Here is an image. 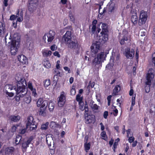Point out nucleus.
Returning a JSON list of instances; mask_svg holds the SVG:
<instances>
[{
	"label": "nucleus",
	"instance_id": "nucleus-60",
	"mask_svg": "<svg viewBox=\"0 0 155 155\" xmlns=\"http://www.w3.org/2000/svg\"><path fill=\"white\" fill-rule=\"evenodd\" d=\"M53 54L54 56H57L58 58H59L60 57V55L59 54V52L57 51H55L54 52Z\"/></svg>",
	"mask_w": 155,
	"mask_h": 155
},
{
	"label": "nucleus",
	"instance_id": "nucleus-41",
	"mask_svg": "<svg viewBox=\"0 0 155 155\" xmlns=\"http://www.w3.org/2000/svg\"><path fill=\"white\" fill-rule=\"evenodd\" d=\"M112 109H113V112H112L114 116H117L118 113V110L114 107H113Z\"/></svg>",
	"mask_w": 155,
	"mask_h": 155
},
{
	"label": "nucleus",
	"instance_id": "nucleus-19",
	"mask_svg": "<svg viewBox=\"0 0 155 155\" xmlns=\"http://www.w3.org/2000/svg\"><path fill=\"white\" fill-rule=\"evenodd\" d=\"M15 79L17 81V84H25L26 83V81L24 78L20 74H17L16 77Z\"/></svg>",
	"mask_w": 155,
	"mask_h": 155
},
{
	"label": "nucleus",
	"instance_id": "nucleus-3",
	"mask_svg": "<svg viewBox=\"0 0 155 155\" xmlns=\"http://www.w3.org/2000/svg\"><path fill=\"white\" fill-rule=\"evenodd\" d=\"M154 70L150 68L148 71L146 77V84L148 85L153 84V87H155V79Z\"/></svg>",
	"mask_w": 155,
	"mask_h": 155
},
{
	"label": "nucleus",
	"instance_id": "nucleus-57",
	"mask_svg": "<svg viewBox=\"0 0 155 155\" xmlns=\"http://www.w3.org/2000/svg\"><path fill=\"white\" fill-rule=\"evenodd\" d=\"M134 138L133 137H130L128 139V141L130 143H131L134 141Z\"/></svg>",
	"mask_w": 155,
	"mask_h": 155
},
{
	"label": "nucleus",
	"instance_id": "nucleus-38",
	"mask_svg": "<svg viewBox=\"0 0 155 155\" xmlns=\"http://www.w3.org/2000/svg\"><path fill=\"white\" fill-rule=\"evenodd\" d=\"M102 26L101 28H102V31L101 32H107V25L104 23H102Z\"/></svg>",
	"mask_w": 155,
	"mask_h": 155
},
{
	"label": "nucleus",
	"instance_id": "nucleus-23",
	"mask_svg": "<svg viewBox=\"0 0 155 155\" xmlns=\"http://www.w3.org/2000/svg\"><path fill=\"white\" fill-rule=\"evenodd\" d=\"M35 121L32 116H30L28 117L26 122V128H28L29 126L33 125L35 124Z\"/></svg>",
	"mask_w": 155,
	"mask_h": 155
},
{
	"label": "nucleus",
	"instance_id": "nucleus-30",
	"mask_svg": "<svg viewBox=\"0 0 155 155\" xmlns=\"http://www.w3.org/2000/svg\"><path fill=\"white\" fill-rule=\"evenodd\" d=\"M5 88L6 89V91H11L13 89H16V87L11 84H7L5 85Z\"/></svg>",
	"mask_w": 155,
	"mask_h": 155
},
{
	"label": "nucleus",
	"instance_id": "nucleus-16",
	"mask_svg": "<svg viewBox=\"0 0 155 155\" xmlns=\"http://www.w3.org/2000/svg\"><path fill=\"white\" fill-rule=\"evenodd\" d=\"M29 9H35L38 7V4L35 1L29 0V5H28Z\"/></svg>",
	"mask_w": 155,
	"mask_h": 155
},
{
	"label": "nucleus",
	"instance_id": "nucleus-14",
	"mask_svg": "<svg viewBox=\"0 0 155 155\" xmlns=\"http://www.w3.org/2000/svg\"><path fill=\"white\" fill-rule=\"evenodd\" d=\"M47 103V101L44 100L42 98H39L37 103V105L38 107H41L40 108H43L46 106V104Z\"/></svg>",
	"mask_w": 155,
	"mask_h": 155
},
{
	"label": "nucleus",
	"instance_id": "nucleus-12",
	"mask_svg": "<svg viewBox=\"0 0 155 155\" xmlns=\"http://www.w3.org/2000/svg\"><path fill=\"white\" fill-rule=\"evenodd\" d=\"M10 37L12 38V40L11 42H18L19 43H20V37L19 35L16 32H11L10 33Z\"/></svg>",
	"mask_w": 155,
	"mask_h": 155
},
{
	"label": "nucleus",
	"instance_id": "nucleus-22",
	"mask_svg": "<svg viewBox=\"0 0 155 155\" xmlns=\"http://www.w3.org/2000/svg\"><path fill=\"white\" fill-rule=\"evenodd\" d=\"M6 31L5 24L2 22L0 23V35L2 37L4 36Z\"/></svg>",
	"mask_w": 155,
	"mask_h": 155
},
{
	"label": "nucleus",
	"instance_id": "nucleus-47",
	"mask_svg": "<svg viewBox=\"0 0 155 155\" xmlns=\"http://www.w3.org/2000/svg\"><path fill=\"white\" fill-rule=\"evenodd\" d=\"M79 109L82 110H83L84 109V102H81L79 103Z\"/></svg>",
	"mask_w": 155,
	"mask_h": 155
},
{
	"label": "nucleus",
	"instance_id": "nucleus-32",
	"mask_svg": "<svg viewBox=\"0 0 155 155\" xmlns=\"http://www.w3.org/2000/svg\"><path fill=\"white\" fill-rule=\"evenodd\" d=\"M46 106L45 107H43V108H40V110L39 111V115L45 116L46 115Z\"/></svg>",
	"mask_w": 155,
	"mask_h": 155
},
{
	"label": "nucleus",
	"instance_id": "nucleus-46",
	"mask_svg": "<svg viewBox=\"0 0 155 155\" xmlns=\"http://www.w3.org/2000/svg\"><path fill=\"white\" fill-rule=\"evenodd\" d=\"M50 126L51 128H54L56 126V124L55 122L51 121L50 124Z\"/></svg>",
	"mask_w": 155,
	"mask_h": 155
},
{
	"label": "nucleus",
	"instance_id": "nucleus-17",
	"mask_svg": "<svg viewBox=\"0 0 155 155\" xmlns=\"http://www.w3.org/2000/svg\"><path fill=\"white\" fill-rule=\"evenodd\" d=\"M101 35L100 36V38L102 40L101 42L105 43L108 39V35L107 32H101Z\"/></svg>",
	"mask_w": 155,
	"mask_h": 155
},
{
	"label": "nucleus",
	"instance_id": "nucleus-58",
	"mask_svg": "<svg viewBox=\"0 0 155 155\" xmlns=\"http://www.w3.org/2000/svg\"><path fill=\"white\" fill-rule=\"evenodd\" d=\"M26 131V129L24 128L20 130L19 133L21 134H23L25 133Z\"/></svg>",
	"mask_w": 155,
	"mask_h": 155
},
{
	"label": "nucleus",
	"instance_id": "nucleus-15",
	"mask_svg": "<svg viewBox=\"0 0 155 155\" xmlns=\"http://www.w3.org/2000/svg\"><path fill=\"white\" fill-rule=\"evenodd\" d=\"M28 87L31 92L32 94L34 97H35L37 95L36 89L34 87L31 81H29L28 84Z\"/></svg>",
	"mask_w": 155,
	"mask_h": 155
},
{
	"label": "nucleus",
	"instance_id": "nucleus-50",
	"mask_svg": "<svg viewBox=\"0 0 155 155\" xmlns=\"http://www.w3.org/2000/svg\"><path fill=\"white\" fill-rule=\"evenodd\" d=\"M18 127V125L13 126L12 128L11 131L13 133L15 132Z\"/></svg>",
	"mask_w": 155,
	"mask_h": 155
},
{
	"label": "nucleus",
	"instance_id": "nucleus-33",
	"mask_svg": "<svg viewBox=\"0 0 155 155\" xmlns=\"http://www.w3.org/2000/svg\"><path fill=\"white\" fill-rule=\"evenodd\" d=\"M22 137L19 135H17L15 139V142L16 144H18L21 141Z\"/></svg>",
	"mask_w": 155,
	"mask_h": 155
},
{
	"label": "nucleus",
	"instance_id": "nucleus-59",
	"mask_svg": "<svg viewBox=\"0 0 155 155\" xmlns=\"http://www.w3.org/2000/svg\"><path fill=\"white\" fill-rule=\"evenodd\" d=\"M96 28V26L92 25L91 28V31L93 34L94 33V32Z\"/></svg>",
	"mask_w": 155,
	"mask_h": 155
},
{
	"label": "nucleus",
	"instance_id": "nucleus-37",
	"mask_svg": "<svg viewBox=\"0 0 155 155\" xmlns=\"http://www.w3.org/2000/svg\"><path fill=\"white\" fill-rule=\"evenodd\" d=\"M145 84V89L146 92L147 93H148L150 91V86L153 87V84L148 85L147 84Z\"/></svg>",
	"mask_w": 155,
	"mask_h": 155
},
{
	"label": "nucleus",
	"instance_id": "nucleus-8",
	"mask_svg": "<svg viewBox=\"0 0 155 155\" xmlns=\"http://www.w3.org/2000/svg\"><path fill=\"white\" fill-rule=\"evenodd\" d=\"M55 32L53 30H50L49 33L45 34L43 36V39L46 42V38H48V43L49 44L53 41L54 38Z\"/></svg>",
	"mask_w": 155,
	"mask_h": 155
},
{
	"label": "nucleus",
	"instance_id": "nucleus-25",
	"mask_svg": "<svg viewBox=\"0 0 155 155\" xmlns=\"http://www.w3.org/2000/svg\"><path fill=\"white\" fill-rule=\"evenodd\" d=\"M42 53L44 57H48L51 55L52 52L51 51L44 49L42 50Z\"/></svg>",
	"mask_w": 155,
	"mask_h": 155
},
{
	"label": "nucleus",
	"instance_id": "nucleus-21",
	"mask_svg": "<svg viewBox=\"0 0 155 155\" xmlns=\"http://www.w3.org/2000/svg\"><path fill=\"white\" fill-rule=\"evenodd\" d=\"M23 98L24 101L27 104H29L31 102V96L27 93L24 94L23 96L22 97V99Z\"/></svg>",
	"mask_w": 155,
	"mask_h": 155
},
{
	"label": "nucleus",
	"instance_id": "nucleus-42",
	"mask_svg": "<svg viewBox=\"0 0 155 155\" xmlns=\"http://www.w3.org/2000/svg\"><path fill=\"white\" fill-rule=\"evenodd\" d=\"M101 135L103 139L105 140L107 139V135H106V132L105 131H103L101 132Z\"/></svg>",
	"mask_w": 155,
	"mask_h": 155
},
{
	"label": "nucleus",
	"instance_id": "nucleus-55",
	"mask_svg": "<svg viewBox=\"0 0 155 155\" xmlns=\"http://www.w3.org/2000/svg\"><path fill=\"white\" fill-rule=\"evenodd\" d=\"M70 20L73 22L74 23L75 21V18L74 16L72 14L70 15Z\"/></svg>",
	"mask_w": 155,
	"mask_h": 155
},
{
	"label": "nucleus",
	"instance_id": "nucleus-5",
	"mask_svg": "<svg viewBox=\"0 0 155 155\" xmlns=\"http://www.w3.org/2000/svg\"><path fill=\"white\" fill-rule=\"evenodd\" d=\"M68 48L72 49L76 53L78 52L80 48V46L77 41L71 40L66 44Z\"/></svg>",
	"mask_w": 155,
	"mask_h": 155
},
{
	"label": "nucleus",
	"instance_id": "nucleus-62",
	"mask_svg": "<svg viewBox=\"0 0 155 155\" xmlns=\"http://www.w3.org/2000/svg\"><path fill=\"white\" fill-rule=\"evenodd\" d=\"M108 112L107 111H105L103 114L104 117L105 119H106L107 117V116L108 115Z\"/></svg>",
	"mask_w": 155,
	"mask_h": 155
},
{
	"label": "nucleus",
	"instance_id": "nucleus-63",
	"mask_svg": "<svg viewBox=\"0 0 155 155\" xmlns=\"http://www.w3.org/2000/svg\"><path fill=\"white\" fill-rule=\"evenodd\" d=\"M32 139L33 138L32 137H31L28 138L26 142L27 143L28 145H29L30 143L32 140Z\"/></svg>",
	"mask_w": 155,
	"mask_h": 155
},
{
	"label": "nucleus",
	"instance_id": "nucleus-24",
	"mask_svg": "<svg viewBox=\"0 0 155 155\" xmlns=\"http://www.w3.org/2000/svg\"><path fill=\"white\" fill-rule=\"evenodd\" d=\"M15 151V148L13 147H7L5 149V153L6 155H9L13 153Z\"/></svg>",
	"mask_w": 155,
	"mask_h": 155
},
{
	"label": "nucleus",
	"instance_id": "nucleus-18",
	"mask_svg": "<svg viewBox=\"0 0 155 155\" xmlns=\"http://www.w3.org/2000/svg\"><path fill=\"white\" fill-rule=\"evenodd\" d=\"M85 120L87 124L94 123L95 122V116L94 115H88L86 117Z\"/></svg>",
	"mask_w": 155,
	"mask_h": 155
},
{
	"label": "nucleus",
	"instance_id": "nucleus-40",
	"mask_svg": "<svg viewBox=\"0 0 155 155\" xmlns=\"http://www.w3.org/2000/svg\"><path fill=\"white\" fill-rule=\"evenodd\" d=\"M49 123L48 122H46L45 124L41 125V129L42 130H45L47 129L48 127Z\"/></svg>",
	"mask_w": 155,
	"mask_h": 155
},
{
	"label": "nucleus",
	"instance_id": "nucleus-1",
	"mask_svg": "<svg viewBox=\"0 0 155 155\" xmlns=\"http://www.w3.org/2000/svg\"><path fill=\"white\" fill-rule=\"evenodd\" d=\"M100 48V45L97 43L93 44L91 47V55L92 57H94L92 62L95 65L100 64L101 62H103L106 56L103 52H101L97 54Z\"/></svg>",
	"mask_w": 155,
	"mask_h": 155
},
{
	"label": "nucleus",
	"instance_id": "nucleus-7",
	"mask_svg": "<svg viewBox=\"0 0 155 155\" xmlns=\"http://www.w3.org/2000/svg\"><path fill=\"white\" fill-rule=\"evenodd\" d=\"M20 43L18 42H11L10 51L12 55H15L16 54L19 48Z\"/></svg>",
	"mask_w": 155,
	"mask_h": 155
},
{
	"label": "nucleus",
	"instance_id": "nucleus-61",
	"mask_svg": "<svg viewBox=\"0 0 155 155\" xmlns=\"http://www.w3.org/2000/svg\"><path fill=\"white\" fill-rule=\"evenodd\" d=\"M28 147V145L27 143L26 142H24L22 143V147L24 148H26L27 147Z\"/></svg>",
	"mask_w": 155,
	"mask_h": 155
},
{
	"label": "nucleus",
	"instance_id": "nucleus-6",
	"mask_svg": "<svg viewBox=\"0 0 155 155\" xmlns=\"http://www.w3.org/2000/svg\"><path fill=\"white\" fill-rule=\"evenodd\" d=\"M123 37L120 41V44L122 45L128 44L130 42V39L128 35V33L126 30H124L122 32Z\"/></svg>",
	"mask_w": 155,
	"mask_h": 155
},
{
	"label": "nucleus",
	"instance_id": "nucleus-4",
	"mask_svg": "<svg viewBox=\"0 0 155 155\" xmlns=\"http://www.w3.org/2000/svg\"><path fill=\"white\" fill-rule=\"evenodd\" d=\"M148 17V15L147 12L144 10H141L140 12V15L138 21V24L140 26H141L145 24Z\"/></svg>",
	"mask_w": 155,
	"mask_h": 155
},
{
	"label": "nucleus",
	"instance_id": "nucleus-27",
	"mask_svg": "<svg viewBox=\"0 0 155 155\" xmlns=\"http://www.w3.org/2000/svg\"><path fill=\"white\" fill-rule=\"evenodd\" d=\"M120 90V87L119 85H116L114 88L112 93L113 96L116 95Z\"/></svg>",
	"mask_w": 155,
	"mask_h": 155
},
{
	"label": "nucleus",
	"instance_id": "nucleus-39",
	"mask_svg": "<svg viewBox=\"0 0 155 155\" xmlns=\"http://www.w3.org/2000/svg\"><path fill=\"white\" fill-rule=\"evenodd\" d=\"M119 138H117V139L115 140V142L114 144V151H115V149L117 147V146L118 145V143L119 141Z\"/></svg>",
	"mask_w": 155,
	"mask_h": 155
},
{
	"label": "nucleus",
	"instance_id": "nucleus-34",
	"mask_svg": "<svg viewBox=\"0 0 155 155\" xmlns=\"http://www.w3.org/2000/svg\"><path fill=\"white\" fill-rule=\"evenodd\" d=\"M55 104L52 101H50L49 102L48 107L49 110L51 111H52L53 110L54 106Z\"/></svg>",
	"mask_w": 155,
	"mask_h": 155
},
{
	"label": "nucleus",
	"instance_id": "nucleus-36",
	"mask_svg": "<svg viewBox=\"0 0 155 155\" xmlns=\"http://www.w3.org/2000/svg\"><path fill=\"white\" fill-rule=\"evenodd\" d=\"M45 87H48L51 84L50 81L49 79H46L44 82Z\"/></svg>",
	"mask_w": 155,
	"mask_h": 155
},
{
	"label": "nucleus",
	"instance_id": "nucleus-31",
	"mask_svg": "<svg viewBox=\"0 0 155 155\" xmlns=\"http://www.w3.org/2000/svg\"><path fill=\"white\" fill-rule=\"evenodd\" d=\"M44 66L47 68H49L51 67V64L49 61L45 60L43 62Z\"/></svg>",
	"mask_w": 155,
	"mask_h": 155
},
{
	"label": "nucleus",
	"instance_id": "nucleus-52",
	"mask_svg": "<svg viewBox=\"0 0 155 155\" xmlns=\"http://www.w3.org/2000/svg\"><path fill=\"white\" fill-rule=\"evenodd\" d=\"M66 122V120L65 118H63L62 121L60 124V127H63V125L65 124Z\"/></svg>",
	"mask_w": 155,
	"mask_h": 155
},
{
	"label": "nucleus",
	"instance_id": "nucleus-64",
	"mask_svg": "<svg viewBox=\"0 0 155 155\" xmlns=\"http://www.w3.org/2000/svg\"><path fill=\"white\" fill-rule=\"evenodd\" d=\"M152 61L155 66V53H154L152 55Z\"/></svg>",
	"mask_w": 155,
	"mask_h": 155
},
{
	"label": "nucleus",
	"instance_id": "nucleus-51",
	"mask_svg": "<svg viewBox=\"0 0 155 155\" xmlns=\"http://www.w3.org/2000/svg\"><path fill=\"white\" fill-rule=\"evenodd\" d=\"M135 97H132L131 99V105L132 106H134L135 104Z\"/></svg>",
	"mask_w": 155,
	"mask_h": 155
},
{
	"label": "nucleus",
	"instance_id": "nucleus-20",
	"mask_svg": "<svg viewBox=\"0 0 155 155\" xmlns=\"http://www.w3.org/2000/svg\"><path fill=\"white\" fill-rule=\"evenodd\" d=\"M18 60L23 64H26L28 63L26 57L23 54L19 55L18 57Z\"/></svg>",
	"mask_w": 155,
	"mask_h": 155
},
{
	"label": "nucleus",
	"instance_id": "nucleus-43",
	"mask_svg": "<svg viewBox=\"0 0 155 155\" xmlns=\"http://www.w3.org/2000/svg\"><path fill=\"white\" fill-rule=\"evenodd\" d=\"M29 127L30 128V130H36L37 128V126L35 123L33 125L29 126L28 128Z\"/></svg>",
	"mask_w": 155,
	"mask_h": 155
},
{
	"label": "nucleus",
	"instance_id": "nucleus-49",
	"mask_svg": "<svg viewBox=\"0 0 155 155\" xmlns=\"http://www.w3.org/2000/svg\"><path fill=\"white\" fill-rule=\"evenodd\" d=\"M6 94L7 96H9L10 97H13L14 94V93L12 92H9L7 91H5Z\"/></svg>",
	"mask_w": 155,
	"mask_h": 155
},
{
	"label": "nucleus",
	"instance_id": "nucleus-26",
	"mask_svg": "<svg viewBox=\"0 0 155 155\" xmlns=\"http://www.w3.org/2000/svg\"><path fill=\"white\" fill-rule=\"evenodd\" d=\"M87 138L86 137L85 138L84 144V149L86 152H88V150L90 149L91 144L90 143H87Z\"/></svg>",
	"mask_w": 155,
	"mask_h": 155
},
{
	"label": "nucleus",
	"instance_id": "nucleus-10",
	"mask_svg": "<svg viewBox=\"0 0 155 155\" xmlns=\"http://www.w3.org/2000/svg\"><path fill=\"white\" fill-rule=\"evenodd\" d=\"M124 54L127 58L132 59L134 55V51L133 49H130V48H127L125 49Z\"/></svg>",
	"mask_w": 155,
	"mask_h": 155
},
{
	"label": "nucleus",
	"instance_id": "nucleus-13",
	"mask_svg": "<svg viewBox=\"0 0 155 155\" xmlns=\"http://www.w3.org/2000/svg\"><path fill=\"white\" fill-rule=\"evenodd\" d=\"M131 13L132 14L131 17V21L133 25H135L138 22V18L137 13L136 11L134 12V10H131Z\"/></svg>",
	"mask_w": 155,
	"mask_h": 155
},
{
	"label": "nucleus",
	"instance_id": "nucleus-44",
	"mask_svg": "<svg viewBox=\"0 0 155 155\" xmlns=\"http://www.w3.org/2000/svg\"><path fill=\"white\" fill-rule=\"evenodd\" d=\"M19 12H18V13H17L16 15V17H18L16 21L20 22L23 20V17L21 16V17L19 16Z\"/></svg>",
	"mask_w": 155,
	"mask_h": 155
},
{
	"label": "nucleus",
	"instance_id": "nucleus-2",
	"mask_svg": "<svg viewBox=\"0 0 155 155\" xmlns=\"http://www.w3.org/2000/svg\"><path fill=\"white\" fill-rule=\"evenodd\" d=\"M26 83L17 84V89L16 88L15 91L17 95L15 96V100L17 101H19L22 100V97L23 96L24 94L27 93V90L26 88Z\"/></svg>",
	"mask_w": 155,
	"mask_h": 155
},
{
	"label": "nucleus",
	"instance_id": "nucleus-35",
	"mask_svg": "<svg viewBox=\"0 0 155 155\" xmlns=\"http://www.w3.org/2000/svg\"><path fill=\"white\" fill-rule=\"evenodd\" d=\"M83 97L80 94H78L76 96V100L79 103L81 102H83L82 101Z\"/></svg>",
	"mask_w": 155,
	"mask_h": 155
},
{
	"label": "nucleus",
	"instance_id": "nucleus-45",
	"mask_svg": "<svg viewBox=\"0 0 155 155\" xmlns=\"http://www.w3.org/2000/svg\"><path fill=\"white\" fill-rule=\"evenodd\" d=\"M71 94L72 95H74L76 93V90L74 87L72 86L70 91Z\"/></svg>",
	"mask_w": 155,
	"mask_h": 155
},
{
	"label": "nucleus",
	"instance_id": "nucleus-11",
	"mask_svg": "<svg viewBox=\"0 0 155 155\" xmlns=\"http://www.w3.org/2000/svg\"><path fill=\"white\" fill-rule=\"evenodd\" d=\"M71 33L70 31H67L62 37V40L66 44L71 41Z\"/></svg>",
	"mask_w": 155,
	"mask_h": 155
},
{
	"label": "nucleus",
	"instance_id": "nucleus-48",
	"mask_svg": "<svg viewBox=\"0 0 155 155\" xmlns=\"http://www.w3.org/2000/svg\"><path fill=\"white\" fill-rule=\"evenodd\" d=\"M8 0H4L3 1V9H5V7H7L8 5Z\"/></svg>",
	"mask_w": 155,
	"mask_h": 155
},
{
	"label": "nucleus",
	"instance_id": "nucleus-56",
	"mask_svg": "<svg viewBox=\"0 0 155 155\" xmlns=\"http://www.w3.org/2000/svg\"><path fill=\"white\" fill-rule=\"evenodd\" d=\"M101 10H99V14L98 15V17L99 18H101V15L103 14L105 12V10H101V12H100Z\"/></svg>",
	"mask_w": 155,
	"mask_h": 155
},
{
	"label": "nucleus",
	"instance_id": "nucleus-28",
	"mask_svg": "<svg viewBox=\"0 0 155 155\" xmlns=\"http://www.w3.org/2000/svg\"><path fill=\"white\" fill-rule=\"evenodd\" d=\"M10 119L12 121L17 122L19 121L20 119V116L12 115L10 117Z\"/></svg>",
	"mask_w": 155,
	"mask_h": 155
},
{
	"label": "nucleus",
	"instance_id": "nucleus-9",
	"mask_svg": "<svg viewBox=\"0 0 155 155\" xmlns=\"http://www.w3.org/2000/svg\"><path fill=\"white\" fill-rule=\"evenodd\" d=\"M58 106L60 107H62L66 101L65 94L63 91L61 93L60 95L58 98Z\"/></svg>",
	"mask_w": 155,
	"mask_h": 155
},
{
	"label": "nucleus",
	"instance_id": "nucleus-29",
	"mask_svg": "<svg viewBox=\"0 0 155 155\" xmlns=\"http://www.w3.org/2000/svg\"><path fill=\"white\" fill-rule=\"evenodd\" d=\"M89 105L93 110H97L98 109V106L96 104H94V102L92 100L90 101Z\"/></svg>",
	"mask_w": 155,
	"mask_h": 155
},
{
	"label": "nucleus",
	"instance_id": "nucleus-54",
	"mask_svg": "<svg viewBox=\"0 0 155 155\" xmlns=\"http://www.w3.org/2000/svg\"><path fill=\"white\" fill-rule=\"evenodd\" d=\"M57 48V47L55 45H53L50 47L51 49L53 51L56 50Z\"/></svg>",
	"mask_w": 155,
	"mask_h": 155
},
{
	"label": "nucleus",
	"instance_id": "nucleus-53",
	"mask_svg": "<svg viewBox=\"0 0 155 155\" xmlns=\"http://www.w3.org/2000/svg\"><path fill=\"white\" fill-rule=\"evenodd\" d=\"M114 3H111L109 6L110 10H114Z\"/></svg>",
	"mask_w": 155,
	"mask_h": 155
}]
</instances>
